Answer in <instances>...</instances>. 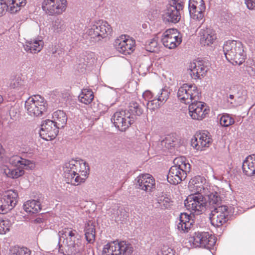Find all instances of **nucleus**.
<instances>
[{
    "instance_id": "4",
    "label": "nucleus",
    "mask_w": 255,
    "mask_h": 255,
    "mask_svg": "<svg viewBox=\"0 0 255 255\" xmlns=\"http://www.w3.org/2000/svg\"><path fill=\"white\" fill-rule=\"evenodd\" d=\"M25 108L27 113L30 116H41L46 111V102L40 95H34L25 101Z\"/></svg>"
},
{
    "instance_id": "52",
    "label": "nucleus",
    "mask_w": 255,
    "mask_h": 255,
    "mask_svg": "<svg viewBox=\"0 0 255 255\" xmlns=\"http://www.w3.org/2000/svg\"><path fill=\"white\" fill-rule=\"evenodd\" d=\"M163 104L158 101L157 98L149 101L147 104V108L154 110L158 108Z\"/></svg>"
},
{
    "instance_id": "26",
    "label": "nucleus",
    "mask_w": 255,
    "mask_h": 255,
    "mask_svg": "<svg viewBox=\"0 0 255 255\" xmlns=\"http://www.w3.org/2000/svg\"><path fill=\"white\" fill-rule=\"evenodd\" d=\"M209 68L205 65H194L190 68V74L195 79L200 78L207 73Z\"/></svg>"
},
{
    "instance_id": "60",
    "label": "nucleus",
    "mask_w": 255,
    "mask_h": 255,
    "mask_svg": "<svg viewBox=\"0 0 255 255\" xmlns=\"http://www.w3.org/2000/svg\"><path fill=\"white\" fill-rule=\"evenodd\" d=\"M4 154V149L2 148L1 144L0 143V160L2 158Z\"/></svg>"
},
{
    "instance_id": "53",
    "label": "nucleus",
    "mask_w": 255,
    "mask_h": 255,
    "mask_svg": "<svg viewBox=\"0 0 255 255\" xmlns=\"http://www.w3.org/2000/svg\"><path fill=\"white\" fill-rule=\"evenodd\" d=\"M174 7L178 10H183V4L182 2H179L178 0H171L167 7Z\"/></svg>"
},
{
    "instance_id": "58",
    "label": "nucleus",
    "mask_w": 255,
    "mask_h": 255,
    "mask_svg": "<svg viewBox=\"0 0 255 255\" xmlns=\"http://www.w3.org/2000/svg\"><path fill=\"white\" fill-rule=\"evenodd\" d=\"M245 3L250 9H255V0H245Z\"/></svg>"
},
{
    "instance_id": "7",
    "label": "nucleus",
    "mask_w": 255,
    "mask_h": 255,
    "mask_svg": "<svg viewBox=\"0 0 255 255\" xmlns=\"http://www.w3.org/2000/svg\"><path fill=\"white\" fill-rule=\"evenodd\" d=\"M133 248L131 244L125 242L115 241L104 246L103 255H131Z\"/></svg>"
},
{
    "instance_id": "35",
    "label": "nucleus",
    "mask_w": 255,
    "mask_h": 255,
    "mask_svg": "<svg viewBox=\"0 0 255 255\" xmlns=\"http://www.w3.org/2000/svg\"><path fill=\"white\" fill-rule=\"evenodd\" d=\"M2 197L3 198H7V201L8 204L10 206L12 204V209L15 206L17 202V193L13 190H9L5 192Z\"/></svg>"
},
{
    "instance_id": "42",
    "label": "nucleus",
    "mask_w": 255,
    "mask_h": 255,
    "mask_svg": "<svg viewBox=\"0 0 255 255\" xmlns=\"http://www.w3.org/2000/svg\"><path fill=\"white\" fill-rule=\"evenodd\" d=\"M7 198L0 197V213L5 214L12 209V204L9 206L7 200Z\"/></svg>"
},
{
    "instance_id": "1",
    "label": "nucleus",
    "mask_w": 255,
    "mask_h": 255,
    "mask_svg": "<svg viewBox=\"0 0 255 255\" xmlns=\"http://www.w3.org/2000/svg\"><path fill=\"white\" fill-rule=\"evenodd\" d=\"M64 176L66 182L77 186L84 183L89 175L88 163L81 159H72L63 166Z\"/></svg>"
},
{
    "instance_id": "2",
    "label": "nucleus",
    "mask_w": 255,
    "mask_h": 255,
    "mask_svg": "<svg viewBox=\"0 0 255 255\" xmlns=\"http://www.w3.org/2000/svg\"><path fill=\"white\" fill-rule=\"evenodd\" d=\"M225 58L227 62L231 64H243L245 58L242 43L235 40H228L223 47ZM223 62L226 61L223 59Z\"/></svg>"
},
{
    "instance_id": "14",
    "label": "nucleus",
    "mask_w": 255,
    "mask_h": 255,
    "mask_svg": "<svg viewBox=\"0 0 255 255\" xmlns=\"http://www.w3.org/2000/svg\"><path fill=\"white\" fill-rule=\"evenodd\" d=\"M189 114L191 118L196 120H202L208 114L209 110L207 109L204 103L200 101H193L189 105Z\"/></svg>"
},
{
    "instance_id": "54",
    "label": "nucleus",
    "mask_w": 255,
    "mask_h": 255,
    "mask_svg": "<svg viewBox=\"0 0 255 255\" xmlns=\"http://www.w3.org/2000/svg\"><path fill=\"white\" fill-rule=\"evenodd\" d=\"M117 214V219L122 221H124L128 217V213L123 208L118 209Z\"/></svg>"
},
{
    "instance_id": "39",
    "label": "nucleus",
    "mask_w": 255,
    "mask_h": 255,
    "mask_svg": "<svg viewBox=\"0 0 255 255\" xmlns=\"http://www.w3.org/2000/svg\"><path fill=\"white\" fill-rule=\"evenodd\" d=\"M25 4V0H12L9 10L11 13H15L20 10V7L24 6Z\"/></svg>"
},
{
    "instance_id": "47",
    "label": "nucleus",
    "mask_w": 255,
    "mask_h": 255,
    "mask_svg": "<svg viewBox=\"0 0 255 255\" xmlns=\"http://www.w3.org/2000/svg\"><path fill=\"white\" fill-rule=\"evenodd\" d=\"M198 136L200 138L199 142L200 144L202 145L203 148L205 147H208L211 143L212 139L205 133L198 134Z\"/></svg>"
},
{
    "instance_id": "41",
    "label": "nucleus",
    "mask_w": 255,
    "mask_h": 255,
    "mask_svg": "<svg viewBox=\"0 0 255 255\" xmlns=\"http://www.w3.org/2000/svg\"><path fill=\"white\" fill-rule=\"evenodd\" d=\"M169 94L170 91L168 88L164 87L160 90L156 98H157L158 101L163 104L168 99Z\"/></svg>"
},
{
    "instance_id": "19",
    "label": "nucleus",
    "mask_w": 255,
    "mask_h": 255,
    "mask_svg": "<svg viewBox=\"0 0 255 255\" xmlns=\"http://www.w3.org/2000/svg\"><path fill=\"white\" fill-rule=\"evenodd\" d=\"M203 194L206 197L207 210L210 211L216 208L223 206L221 205L222 199L218 193L211 192L208 190V191L205 192Z\"/></svg>"
},
{
    "instance_id": "25",
    "label": "nucleus",
    "mask_w": 255,
    "mask_h": 255,
    "mask_svg": "<svg viewBox=\"0 0 255 255\" xmlns=\"http://www.w3.org/2000/svg\"><path fill=\"white\" fill-rule=\"evenodd\" d=\"M52 118L53 122L59 128H64L67 123V117L63 111L57 110L54 112Z\"/></svg>"
},
{
    "instance_id": "46",
    "label": "nucleus",
    "mask_w": 255,
    "mask_h": 255,
    "mask_svg": "<svg viewBox=\"0 0 255 255\" xmlns=\"http://www.w3.org/2000/svg\"><path fill=\"white\" fill-rule=\"evenodd\" d=\"M157 203L159 207L165 209L170 206V199L168 197L161 196L157 199Z\"/></svg>"
},
{
    "instance_id": "30",
    "label": "nucleus",
    "mask_w": 255,
    "mask_h": 255,
    "mask_svg": "<svg viewBox=\"0 0 255 255\" xmlns=\"http://www.w3.org/2000/svg\"><path fill=\"white\" fill-rule=\"evenodd\" d=\"M85 235L89 243L94 242L95 238V228L93 222L89 221L85 224Z\"/></svg>"
},
{
    "instance_id": "3",
    "label": "nucleus",
    "mask_w": 255,
    "mask_h": 255,
    "mask_svg": "<svg viewBox=\"0 0 255 255\" xmlns=\"http://www.w3.org/2000/svg\"><path fill=\"white\" fill-rule=\"evenodd\" d=\"M62 238L65 237L62 244L59 245V252L64 255H72L79 253L81 249L76 239L77 232L71 228H65L59 232Z\"/></svg>"
},
{
    "instance_id": "64",
    "label": "nucleus",
    "mask_w": 255,
    "mask_h": 255,
    "mask_svg": "<svg viewBox=\"0 0 255 255\" xmlns=\"http://www.w3.org/2000/svg\"><path fill=\"white\" fill-rule=\"evenodd\" d=\"M56 52V51H55V52H53L52 54H55V53Z\"/></svg>"
},
{
    "instance_id": "38",
    "label": "nucleus",
    "mask_w": 255,
    "mask_h": 255,
    "mask_svg": "<svg viewBox=\"0 0 255 255\" xmlns=\"http://www.w3.org/2000/svg\"><path fill=\"white\" fill-rule=\"evenodd\" d=\"M65 28L64 22L61 19L57 18L54 21H53L51 29L54 32L59 33L64 30Z\"/></svg>"
},
{
    "instance_id": "32",
    "label": "nucleus",
    "mask_w": 255,
    "mask_h": 255,
    "mask_svg": "<svg viewBox=\"0 0 255 255\" xmlns=\"http://www.w3.org/2000/svg\"><path fill=\"white\" fill-rule=\"evenodd\" d=\"M78 99L80 102L86 105L89 104L94 99L93 93L90 90L83 89L78 96Z\"/></svg>"
},
{
    "instance_id": "10",
    "label": "nucleus",
    "mask_w": 255,
    "mask_h": 255,
    "mask_svg": "<svg viewBox=\"0 0 255 255\" xmlns=\"http://www.w3.org/2000/svg\"><path fill=\"white\" fill-rule=\"evenodd\" d=\"M66 2V0H44L42 8L50 15L60 14L65 10Z\"/></svg>"
},
{
    "instance_id": "5",
    "label": "nucleus",
    "mask_w": 255,
    "mask_h": 255,
    "mask_svg": "<svg viewBox=\"0 0 255 255\" xmlns=\"http://www.w3.org/2000/svg\"><path fill=\"white\" fill-rule=\"evenodd\" d=\"M206 203V197L201 193L191 194L184 201L187 209L196 214H200L207 211Z\"/></svg>"
},
{
    "instance_id": "11",
    "label": "nucleus",
    "mask_w": 255,
    "mask_h": 255,
    "mask_svg": "<svg viewBox=\"0 0 255 255\" xmlns=\"http://www.w3.org/2000/svg\"><path fill=\"white\" fill-rule=\"evenodd\" d=\"M210 212L211 223L215 227L223 226L228 220V208L226 206L216 208L210 211Z\"/></svg>"
},
{
    "instance_id": "27",
    "label": "nucleus",
    "mask_w": 255,
    "mask_h": 255,
    "mask_svg": "<svg viewBox=\"0 0 255 255\" xmlns=\"http://www.w3.org/2000/svg\"><path fill=\"white\" fill-rule=\"evenodd\" d=\"M191 225L192 223L190 221L189 216L186 213H181L177 224L178 230L183 233L187 232Z\"/></svg>"
},
{
    "instance_id": "43",
    "label": "nucleus",
    "mask_w": 255,
    "mask_h": 255,
    "mask_svg": "<svg viewBox=\"0 0 255 255\" xmlns=\"http://www.w3.org/2000/svg\"><path fill=\"white\" fill-rule=\"evenodd\" d=\"M176 138L173 136L168 135L164 139L161 141V144L167 149H170L175 145Z\"/></svg>"
},
{
    "instance_id": "50",
    "label": "nucleus",
    "mask_w": 255,
    "mask_h": 255,
    "mask_svg": "<svg viewBox=\"0 0 255 255\" xmlns=\"http://www.w3.org/2000/svg\"><path fill=\"white\" fill-rule=\"evenodd\" d=\"M189 11L190 15L193 19L199 20L202 19L204 16V11H200L199 8L194 9V11H193V13H191V8H189Z\"/></svg>"
},
{
    "instance_id": "51",
    "label": "nucleus",
    "mask_w": 255,
    "mask_h": 255,
    "mask_svg": "<svg viewBox=\"0 0 255 255\" xmlns=\"http://www.w3.org/2000/svg\"><path fill=\"white\" fill-rule=\"evenodd\" d=\"M200 138L198 136V134L196 135L194 138H192L191 140V145L195 149L199 150H202V145L200 144L201 142H199Z\"/></svg>"
},
{
    "instance_id": "40",
    "label": "nucleus",
    "mask_w": 255,
    "mask_h": 255,
    "mask_svg": "<svg viewBox=\"0 0 255 255\" xmlns=\"http://www.w3.org/2000/svg\"><path fill=\"white\" fill-rule=\"evenodd\" d=\"M23 85V81L18 75H15L10 78L9 81V86L12 89H18Z\"/></svg>"
},
{
    "instance_id": "12",
    "label": "nucleus",
    "mask_w": 255,
    "mask_h": 255,
    "mask_svg": "<svg viewBox=\"0 0 255 255\" xmlns=\"http://www.w3.org/2000/svg\"><path fill=\"white\" fill-rule=\"evenodd\" d=\"M177 29L170 28L166 30L163 34L161 41L165 47L169 49H173L179 45L181 41V37L179 36Z\"/></svg>"
},
{
    "instance_id": "49",
    "label": "nucleus",
    "mask_w": 255,
    "mask_h": 255,
    "mask_svg": "<svg viewBox=\"0 0 255 255\" xmlns=\"http://www.w3.org/2000/svg\"><path fill=\"white\" fill-rule=\"evenodd\" d=\"M12 255H30L31 251L26 248H15L12 251Z\"/></svg>"
},
{
    "instance_id": "24",
    "label": "nucleus",
    "mask_w": 255,
    "mask_h": 255,
    "mask_svg": "<svg viewBox=\"0 0 255 255\" xmlns=\"http://www.w3.org/2000/svg\"><path fill=\"white\" fill-rule=\"evenodd\" d=\"M181 10L177 9L173 7H167L164 14V20L168 22L177 23L181 19L180 11Z\"/></svg>"
},
{
    "instance_id": "59",
    "label": "nucleus",
    "mask_w": 255,
    "mask_h": 255,
    "mask_svg": "<svg viewBox=\"0 0 255 255\" xmlns=\"http://www.w3.org/2000/svg\"><path fill=\"white\" fill-rule=\"evenodd\" d=\"M142 96H143V98L145 100H147L148 102L149 101L151 100V99L153 97V95H152V93L150 91H145L143 93Z\"/></svg>"
},
{
    "instance_id": "61",
    "label": "nucleus",
    "mask_w": 255,
    "mask_h": 255,
    "mask_svg": "<svg viewBox=\"0 0 255 255\" xmlns=\"http://www.w3.org/2000/svg\"><path fill=\"white\" fill-rule=\"evenodd\" d=\"M34 222L35 223H38V224L41 223L42 222V219L40 218H37L34 220Z\"/></svg>"
},
{
    "instance_id": "62",
    "label": "nucleus",
    "mask_w": 255,
    "mask_h": 255,
    "mask_svg": "<svg viewBox=\"0 0 255 255\" xmlns=\"http://www.w3.org/2000/svg\"><path fill=\"white\" fill-rule=\"evenodd\" d=\"M3 101V98L1 95H0V104L2 103Z\"/></svg>"
},
{
    "instance_id": "63",
    "label": "nucleus",
    "mask_w": 255,
    "mask_h": 255,
    "mask_svg": "<svg viewBox=\"0 0 255 255\" xmlns=\"http://www.w3.org/2000/svg\"><path fill=\"white\" fill-rule=\"evenodd\" d=\"M234 97H235V96H234V95H229V98L230 99H231V100H233V99H234Z\"/></svg>"
},
{
    "instance_id": "18",
    "label": "nucleus",
    "mask_w": 255,
    "mask_h": 255,
    "mask_svg": "<svg viewBox=\"0 0 255 255\" xmlns=\"http://www.w3.org/2000/svg\"><path fill=\"white\" fill-rule=\"evenodd\" d=\"M186 170L181 169L176 166H172L170 168L167 176V181L172 184L176 185L184 180L187 175Z\"/></svg>"
},
{
    "instance_id": "44",
    "label": "nucleus",
    "mask_w": 255,
    "mask_h": 255,
    "mask_svg": "<svg viewBox=\"0 0 255 255\" xmlns=\"http://www.w3.org/2000/svg\"><path fill=\"white\" fill-rule=\"evenodd\" d=\"M157 38L155 37L145 45V48L146 51L150 52H155L158 50Z\"/></svg>"
},
{
    "instance_id": "17",
    "label": "nucleus",
    "mask_w": 255,
    "mask_h": 255,
    "mask_svg": "<svg viewBox=\"0 0 255 255\" xmlns=\"http://www.w3.org/2000/svg\"><path fill=\"white\" fill-rule=\"evenodd\" d=\"M136 187L146 192H151L155 188V182L153 177L149 174H141L135 179Z\"/></svg>"
},
{
    "instance_id": "20",
    "label": "nucleus",
    "mask_w": 255,
    "mask_h": 255,
    "mask_svg": "<svg viewBox=\"0 0 255 255\" xmlns=\"http://www.w3.org/2000/svg\"><path fill=\"white\" fill-rule=\"evenodd\" d=\"M8 162L13 166L26 170H31L35 167V164L33 161L23 158L18 155H13L9 157Z\"/></svg>"
},
{
    "instance_id": "8",
    "label": "nucleus",
    "mask_w": 255,
    "mask_h": 255,
    "mask_svg": "<svg viewBox=\"0 0 255 255\" xmlns=\"http://www.w3.org/2000/svg\"><path fill=\"white\" fill-rule=\"evenodd\" d=\"M111 121L116 128L123 131L134 123L135 118L126 110H122L115 113Z\"/></svg>"
},
{
    "instance_id": "45",
    "label": "nucleus",
    "mask_w": 255,
    "mask_h": 255,
    "mask_svg": "<svg viewBox=\"0 0 255 255\" xmlns=\"http://www.w3.org/2000/svg\"><path fill=\"white\" fill-rule=\"evenodd\" d=\"M220 124L223 127H228L235 123L234 119L229 114H224L220 118Z\"/></svg>"
},
{
    "instance_id": "28",
    "label": "nucleus",
    "mask_w": 255,
    "mask_h": 255,
    "mask_svg": "<svg viewBox=\"0 0 255 255\" xmlns=\"http://www.w3.org/2000/svg\"><path fill=\"white\" fill-rule=\"evenodd\" d=\"M43 42L42 40H30L26 42L24 45L25 51L31 53H36L39 52L43 47Z\"/></svg>"
},
{
    "instance_id": "56",
    "label": "nucleus",
    "mask_w": 255,
    "mask_h": 255,
    "mask_svg": "<svg viewBox=\"0 0 255 255\" xmlns=\"http://www.w3.org/2000/svg\"><path fill=\"white\" fill-rule=\"evenodd\" d=\"M210 58L208 57H198L193 60L192 64H196L197 63H201L202 64H206L211 62L209 60Z\"/></svg>"
},
{
    "instance_id": "23",
    "label": "nucleus",
    "mask_w": 255,
    "mask_h": 255,
    "mask_svg": "<svg viewBox=\"0 0 255 255\" xmlns=\"http://www.w3.org/2000/svg\"><path fill=\"white\" fill-rule=\"evenodd\" d=\"M243 171L248 176H253L255 174V154L247 157L243 163Z\"/></svg>"
},
{
    "instance_id": "29",
    "label": "nucleus",
    "mask_w": 255,
    "mask_h": 255,
    "mask_svg": "<svg viewBox=\"0 0 255 255\" xmlns=\"http://www.w3.org/2000/svg\"><path fill=\"white\" fill-rule=\"evenodd\" d=\"M23 209L27 213L35 214L41 210V205L38 201L29 200L24 204Z\"/></svg>"
},
{
    "instance_id": "33",
    "label": "nucleus",
    "mask_w": 255,
    "mask_h": 255,
    "mask_svg": "<svg viewBox=\"0 0 255 255\" xmlns=\"http://www.w3.org/2000/svg\"><path fill=\"white\" fill-rule=\"evenodd\" d=\"M127 112L129 113L135 119L136 116H140L142 114L143 110L138 103L132 102L130 103L128 110Z\"/></svg>"
},
{
    "instance_id": "31",
    "label": "nucleus",
    "mask_w": 255,
    "mask_h": 255,
    "mask_svg": "<svg viewBox=\"0 0 255 255\" xmlns=\"http://www.w3.org/2000/svg\"><path fill=\"white\" fill-rule=\"evenodd\" d=\"M236 99L234 102L228 100L231 104H234L235 106L242 105L244 104L247 99V90L242 89L240 90L235 96Z\"/></svg>"
},
{
    "instance_id": "36",
    "label": "nucleus",
    "mask_w": 255,
    "mask_h": 255,
    "mask_svg": "<svg viewBox=\"0 0 255 255\" xmlns=\"http://www.w3.org/2000/svg\"><path fill=\"white\" fill-rule=\"evenodd\" d=\"M23 168L10 169L8 167L3 169V172L8 177L17 178L24 174Z\"/></svg>"
},
{
    "instance_id": "48",
    "label": "nucleus",
    "mask_w": 255,
    "mask_h": 255,
    "mask_svg": "<svg viewBox=\"0 0 255 255\" xmlns=\"http://www.w3.org/2000/svg\"><path fill=\"white\" fill-rule=\"evenodd\" d=\"M11 226L10 222L8 220L0 221V234L3 235L8 232Z\"/></svg>"
},
{
    "instance_id": "16",
    "label": "nucleus",
    "mask_w": 255,
    "mask_h": 255,
    "mask_svg": "<svg viewBox=\"0 0 255 255\" xmlns=\"http://www.w3.org/2000/svg\"><path fill=\"white\" fill-rule=\"evenodd\" d=\"M114 46L120 53L123 54H129L134 50L135 41L131 38H124L122 36L115 40Z\"/></svg>"
},
{
    "instance_id": "9",
    "label": "nucleus",
    "mask_w": 255,
    "mask_h": 255,
    "mask_svg": "<svg viewBox=\"0 0 255 255\" xmlns=\"http://www.w3.org/2000/svg\"><path fill=\"white\" fill-rule=\"evenodd\" d=\"M112 29L107 21H99L94 24L88 31V34L95 41H99L101 38L106 37L111 33Z\"/></svg>"
},
{
    "instance_id": "22",
    "label": "nucleus",
    "mask_w": 255,
    "mask_h": 255,
    "mask_svg": "<svg viewBox=\"0 0 255 255\" xmlns=\"http://www.w3.org/2000/svg\"><path fill=\"white\" fill-rule=\"evenodd\" d=\"M200 34V43L204 46L213 44L217 39L215 31L210 28L201 30Z\"/></svg>"
},
{
    "instance_id": "6",
    "label": "nucleus",
    "mask_w": 255,
    "mask_h": 255,
    "mask_svg": "<svg viewBox=\"0 0 255 255\" xmlns=\"http://www.w3.org/2000/svg\"><path fill=\"white\" fill-rule=\"evenodd\" d=\"M201 92L195 84H184L181 86L177 92V97L180 101L186 104L200 99Z\"/></svg>"
},
{
    "instance_id": "15",
    "label": "nucleus",
    "mask_w": 255,
    "mask_h": 255,
    "mask_svg": "<svg viewBox=\"0 0 255 255\" xmlns=\"http://www.w3.org/2000/svg\"><path fill=\"white\" fill-rule=\"evenodd\" d=\"M215 243L214 237L209 233H195L193 240V244L195 245L210 250L215 245Z\"/></svg>"
},
{
    "instance_id": "21",
    "label": "nucleus",
    "mask_w": 255,
    "mask_h": 255,
    "mask_svg": "<svg viewBox=\"0 0 255 255\" xmlns=\"http://www.w3.org/2000/svg\"><path fill=\"white\" fill-rule=\"evenodd\" d=\"M204 180L200 176H195L191 178L189 183L190 190L195 193L204 194L208 191V189L204 186Z\"/></svg>"
},
{
    "instance_id": "13",
    "label": "nucleus",
    "mask_w": 255,
    "mask_h": 255,
    "mask_svg": "<svg viewBox=\"0 0 255 255\" xmlns=\"http://www.w3.org/2000/svg\"><path fill=\"white\" fill-rule=\"evenodd\" d=\"M58 127L52 121L47 120L41 125L39 131L40 137L46 140H51L55 138L58 133Z\"/></svg>"
},
{
    "instance_id": "37",
    "label": "nucleus",
    "mask_w": 255,
    "mask_h": 255,
    "mask_svg": "<svg viewBox=\"0 0 255 255\" xmlns=\"http://www.w3.org/2000/svg\"><path fill=\"white\" fill-rule=\"evenodd\" d=\"M188 8H191V13H193L194 9L197 8L200 11H205L206 6L203 0H189Z\"/></svg>"
},
{
    "instance_id": "55",
    "label": "nucleus",
    "mask_w": 255,
    "mask_h": 255,
    "mask_svg": "<svg viewBox=\"0 0 255 255\" xmlns=\"http://www.w3.org/2000/svg\"><path fill=\"white\" fill-rule=\"evenodd\" d=\"M157 255H174V252L171 248L164 247Z\"/></svg>"
},
{
    "instance_id": "34",
    "label": "nucleus",
    "mask_w": 255,
    "mask_h": 255,
    "mask_svg": "<svg viewBox=\"0 0 255 255\" xmlns=\"http://www.w3.org/2000/svg\"><path fill=\"white\" fill-rule=\"evenodd\" d=\"M174 163L175 164L174 166H176L178 167V168L184 169V170L186 171V172H190L191 169V165L190 164L186 162V158L183 156H180L176 157L174 159Z\"/></svg>"
},
{
    "instance_id": "57",
    "label": "nucleus",
    "mask_w": 255,
    "mask_h": 255,
    "mask_svg": "<svg viewBox=\"0 0 255 255\" xmlns=\"http://www.w3.org/2000/svg\"><path fill=\"white\" fill-rule=\"evenodd\" d=\"M8 8V6L6 2L4 1L3 0H0V16H2L3 14L5 13L7 9Z\"/></svg>"
}]
</instances>
